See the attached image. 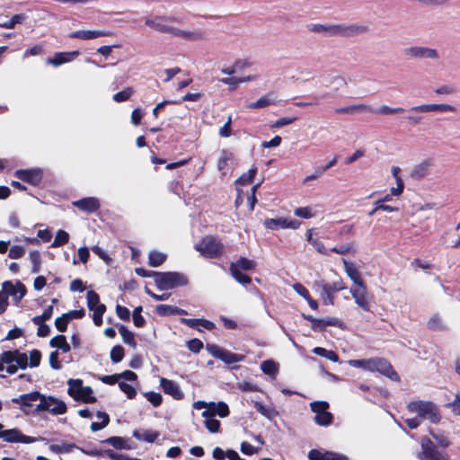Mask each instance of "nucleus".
<instances>
[{
    "label": "nucleus",
    "instance_id": "obj_1",
    "mask_svg": "<svg viewBox=\"0 0 460 460\" xmlns=\"http://www.w3.org/2000/svg\"><path fill=\"white\" fill-rule=\"evenodd\" d=\"M349 365L352 367L362 368L367 371L378 372L394 381L400 379L393 366L385 358L350 359Z\"/></svg>",
    "mask_w": 460,
    "mask_h": 460
},
{
    "label": "nucleus",
    "instance_id": "obj_2",
    "mask_svg": "<svg viewBox=\"0 0 460 460\" xmlns=\"http://www.w3.org/2000/svg\"><path fill=\"white\" fill-rule=\"evenodd\" d=\"M310 31L315 33H321L324 36H342L353 37L358 34L365 33L367 27L358 24H313Z\"/></svg>",
    "mask_w": 460,
    "mask_h": 460
},
{
    "label": "nucleus",
    "instance_id": "obj_3",
    "mask_svg": "<svg viewBox=\"0 0 460 460\" xmlns=\"http://www.w3.org/2000/svg\"><path fill=\"white\" fill-rule=\"evenodd\" d=\"M407 408L410 411L417 413L420 420H429L432 423H438L441 419L437 405L431 402H411Z\"/></svg>",
    "mask_w": 460,
    "mask_h": 460
},
{
    "label": "nucleus",
    "instance_id": "obj_4",
    "mask_svg": "<svg viewBox=\"0 0 460 460\" xmlns=\"http://www.w3.org/2000/svg\"><path fill=\"white\" fill-rule=\"evenodd\" d=\"M0 359L6 364V372L10 375L15 374L19 368L25 369L28 365V356L18 349L4 351Z\"/></svg>",
    "mask_w": 460,
    "mask_h": 460
},
{
    "label": "nucleus",
    "instance_id": "obj_5",
    "mask_svg": "<svg viewBox=\"0 0 460 460\" xmlns=\"http://www.w3.org/2000/svg\"><path fill=\"white\" fill-rule=\"evenodd\" d=\"M187 277L179 272H158L155 274V285L161 290L172 289L187 285Z\"/></svg>",
    "mask_w": 460,
    "mask_h": 460
},
{
    "label": "nucleus",
    "instance_id": "obj_6",
    "mask_svg": "<svg viewBox=\"0 0 460 460\" xmlns=\"http://www.w3.org/2000/svg\"><path fill=\"white\" fill-rule=\"evenodd\" d=\"M67 407L64 401L51 395L41 394L40 402L36 405L35 411H49L52 415H62L66 412Z\"/></svg>",
    "mask_w": 460,
    "mask_h": 460
},
{
    "label": "nucleus",
    "instance_id": "obj_7",
    "mask_svg": "<svg viewBox=\"0 0 460 460\" xmlns=\"http://www.w3.org/2000/svg\"><path fill=\"white\" fill-rule=\"evenodd\" d=\"M201 255L208 258H217L223 252V244L213 236H206L195 245Z\"/></svg>",
    "mask_w": 460,
    "mask_h": 460
},
{
    "label": "nucleus",
    "instance_id": "obj_8",
    "mask_svg": "<svg viewBox=\"0 0 460 460\" xmlns=\"http://www.w3.org/2000/svg\"><path fill=\"white\" fill-rule=\"evenodd\" d=\"M206 349L214 358L222 360L226 364L237 363L244 359L243 355L233 353L230 350L223 349L216 344L208 343L206 345Z\"/></svg>",
    "mask_w": 460,
    "mask_h": 460
},
{
    "label": "nucleus",
    "instance_id": "obj_9",
    "mask_svg": "<svg viewBox=\"0 0 460 460\" xmlns=\"http://www.w3.org/2000/svg\"><path fill=\"white\" fill-rule=\"evenodd\" d=\"M421 450L418 453L420 460H447L443 453L438 450L436 445L429 438L420 439Z\"/></svg>",
    "mask_w": 460,
    "mask_h": 460
},
{
    "label": "nucleus",
    "instance_id": "obj_10",
    "mask_svg": "<svg viewBox=\"0 0 460 460\" xmlns=\"http://www.w3.org/2000/svg\"><path fill=\"white\" fill-rule=\"evenodd\" d=\"M329 403L316 401L310 403V409L315 413L314 421L320 426H329L332 422V414L328 411Z\"/></svg>",
    "mask_w": 460,
    "mask_h": 460
},
{
    "label": "nucleus",
    "instance_id": "obj_11",
    "mask_svg": "<svg viewBox=\"0 0 460 460\" xmlns=\"http://www.w3.org/2000/svg\"><path fill=\"white\" fill-rule=\"evenodd\" d=\"M355 303L361 307L365 312L370 311L371 296L367 291L365 284H359L358 286H352L349 289Z\"/></svg>",
    "mask_w": 460,
    "mask_h": 460
},
{
    "label": "nucleus",
    "instance_id": "obj_12",
    "mask_svg": "<svg viewBox=\"0 0 460 460\" xmlns=\"http://www.w3.org/2000/svg\"><path fill=\"white\" fill-rule=\"evenodd\" d=\"M1 291L6 294L7 299L11 296L13 300L18 304L25 296L26 288L21 281H17L13 284L12 281L6 280L2 283Z\"/></svg>",
    "mask_w": 460,
    "mask_h": 460
},
{
    "label": "nucleus",
    "instance_id": "obj_13",
    "mask_svg": "<svg viewBox=\"0 0 460 460\" xmlns=\"http://www.w3.org/2000/svg\"><path fill=\"white\" fill-rule=\"evenodd\" d=\"M404 54L410 58H414L438 59L439 58L437 49L421 46H412L406 48L404 49Z\"/></svg>",
    "mask_w": 460,
    "mask_h": 460
},
{
    "label": "nucleus",
    "instance_id": "obj_14",
    "mask_svg": "<svg viewBox=\"0 0 460 460\" xmlns=\"http://www.w3.org/2000/svg\"><path fill=\"white\" fill-rule=\"evenodd\" d=\"M8 443L31 444L37 441V438L23 435L18 429H4L2 437Z\"/></svg>",
    "mask_w": 460,
    "mask_h": 460
},
{
    "label": "nucleus",
    "instance_id": "obj_15",
    "mask_svg": "<svg viewBox=\"0 0 460 460\" xmlns=\"http://www.w3.org/2000/svg\"><path fill=\"white\" fill-rule=\"evenodd\" d=\"M411 111L427 113V112H456L455 106L447 103H427L417 106H412Z\"/></svg>",
    "mask_w": 460,
    "mask_h": 460
},
{
    "label": "nucleus",
    "instance_id": "obj_16",
    "mask_svg": "<svg viewBox=\"0 0 460 460\" xmlns=\"http://www.w3.org/2000/svg\"><path fill=\"white\" fill-rule=\"evenodd\" d=\"M41 394L38 391H33L28 394H23L19 395L18 397H14L12 399L13 403L19 404L20 409L25 413L29 414V411L26 408L31 407L32 403L36 401H40L41 399Z\"/></svg>",
    "mask_w": 460,
    "mask_h": 460
},
{
    "label": "nucleus",
    "instance_id": "obj_17",
    "mask_svg": "<svg viewBox=\"0 0 460 460\" xmlns=\"http://www.w3.org/2000/svg\"><path fill=\"white\" fill-rule=\"evenodd\" d=\"M164 21V16L157 15L153 18H147L145 20V24L148 27L155 30L156 31L160 33H167L172 36L174 28L173 26H171Z\"/></svg>",
    "mask_w": 460,
    "mask_h": 460
},
{
    "label": "nucleus",
    "instance_id": "obj_18",
    "mask_svg": "<svg viewBox=\"0 0 460 460\" xmlns=\"http://www.w3.org/2000/svg\"><path fill=\"white\" fill-rule=\"evenodd\" d=\"M230 411L228 405L224 402H210L208 408L202 411V417H215L218 415L220 418H226L229 415Z\"/></svg>",
    "mask_w": 460,
    "mask_h": 460
},
{
    "label": "nucleus",
    "instance_id": "obj_19",
    "mask_svg": "<svg viewBox=\"0 0 460 460\" xmlns=\"http://www.w3.org/2000/svg\"><path fill=\"white\" fill-rule=\"evenodd\" d=\"M160 385L163 388V391L166 394L171 395L175 400H181L184 397V394L181 391L180 385L172 381L169 380L167 378L162 377L160 379Z\"/></svg>",
    "mask_w": 460,
    "mask_h": 460
},
{
    "label": "nucleus",
    "instance_id": "obj_20",
    "mask_svg": "<svg viewBox=\"0 0 460 460\" xmlns=\"http://www.w3.org/2000/svg\"><path fill=\"white\" fill-rule=\"evenodd\" d=\"M112 33L109 31L104 30H94V31H75L71 32L68 37L70 39H79L83 40H93L99 37L111 36Z\"/></svg>",
    "mask_w": 460,
    "mask_h": 460
},
{
    "label": "nucleus",
    "instance_id": "obj_21",
    "mask_svg": "<svg viewBox=\"0 0 460 460\" xmlns=\"http://www.w3.org/2000/svg\"><path fill=\"white\" fill-rule=\"evenodd\" d=\"M15 176L22 181H26L31 185H38L42 179V173L40 170H17Z\"/></svg>",
    "mask_w": 460,
    "mask_h": 460
},
{
    "label": "nucleus",
    "instance_id": "obj_22",
    "mask_svg": "<svg viewBox=\"0 0 460 460\" xmlns=\"http://www.w3.org/2000/svg\"><path fill=\"white\" fill-rule=\"evenodd\" d=\"M327 326L342 328L343 323L335 317H328L324 319L315 318L311 324V328L314 332H323Z\"/></svg>",
    "mask_w": 460,
    "mask_h": 460
},
{
    "label": "nucleus",
    "instance_id": "obj_23",
    "mask_svg": "<svg viewBox=\"0 0 460 460\" xmlns=\"http://www.w3.org/2000/svg\"><path fill=\"white\" fill-rule=\"evenodd\" d=\"M73 205L82 211L88 213L95 212L100 208L98 199L93 197L84 198L79 200L74 201Z\"/></svg>",
    "mask_w": 460,
    "mask_h": 460
},
{
    "label": "nucleus",
    "instance_id": "obj_24",
    "mask_svg": "<svg viewBox=\"0 0 460 460\" xmlns=\"http://www.w3.org/2000/svg\"><path fill=\"white\" fill-rule=\"evenodd\" d=\"M79 55V51H71V52H57L53 58H49L47 60L48 64H50L54 66H58L62 64L72 61Z\"/></svg>",
    "mask_w": 460,
    "mask_h": 460
},
{
    "label": "nucleus",
    "instance_id": "obj_25",
    "mask_svg": "<svg viewBox=\"0 0 460 460\" xmlns=\"http://www.w3.org/2000/svg\"><path fill=\"white\" fill-rule=\"evenodd\" d=\"M314 286L320 288V296L324 305H333V292L330 289L329 283L323 280H318Z\"/></svg>",
    "mask_w": 460,
    "mask_h": 460
},
{
    "label": "nucleus",
    "instance_id": "obj_26",
    "mask_svg": "<svg viewBox=\"0 0 460 460\" xmlns=\"http://www.w3.org/2000/svg\"><path fill=\"white\" fill-rule=\"evenodd\" d=\"M172 36L179 37L186 40L195 41V40H200L205 39L204 33L198 30L194 31H184L178 28H174Z\"/></svg>",
    "mask_w": 460,
    "mask_h": 460
},
{
    "label": "nucleus",
    "instance_id": "obj_27",
    "mask_svg": "<svg viewBox=\"0 0 460 460\" xmlns=\"http://www.w3.org/2000/svg\"><path fill=\"white\" fill-rule=\"evenodd\" d=\"M160 436L158 431L149 429H136L133 431V437L140 441L153 443Z\"/></svg>",
    "mask_w": 460,
    "mask_h": 460
},
{
    "label": "nucleus",
    "instance_id": "obj_28",
    "mask_svg": "<svg viewBox=\"0 0 460 460\" xmlns=\"http://www.w3.org/2000/svg\"><path fill=\"white\" fill-rule=\"evenodd\" d=\"M344 264V269L347 275L350 278V279L354 282V286H358L359 284H364L360 274L355 266L354 263L348 261L347 260H342Z\"/></svg>",
    "mask_w": 460,
    "mask_h": 460
},
{
    "label": "nucleus",
    "instance_id": "obj_29",
    "mask_svg": "<svg viewBox=\"0 0 460 460\" xmlns=\"http://www.w3.org/2000/svg\"><path fill=\"white\" fill-rule=\"evenodd\" d=\"M431 166L432 162L430 160L422 161L413 168L411 172V177L415 179H421L425 177L428 174L429 170Z\"/></svg>",
    "mask_w": 460,
    "mask_h": 460
},
{
    "label": "nucleus",
    "instance_id": "obj_30",
    "mask_svg": "<svg viewBox=\"0 0 460 460\" xmlns=\"http://www.w3.org/2000/svg\"><path fill=\"white\" fill-rule=\"evenodd\" d=\"M49 345L52 348L60 349L64 353L70 351L71 349L69 343L66 341V337L61 334L53 337L49 341Z\"/></svg>",
    "mask_w": 460,
    "mask_h": 460
},
{
    "label": "nucleus",
    "instance_id": "obj_31",
    "mask_svg": "<svg viewBox=\"0 0 460 460\" xmlns=\"http://www.w3.org/2000/svg\"><path fill=\"white\" fill-rule=\"evenodd\" d=\"M102 443L109 444L119 450L130 449V447L127 444V440L122 437H110L102 440Z\"/></svg>",
    "mask_w": 460,
    "mask_h": 460
},
{
    "label": "nucleus",
    "instance_id": "obj_32",
    "mask_svg": "<svg viewBox=\"0 0 460 460\" xmlns=\"http://www.w3.org/2000/svg\"><path fill=\"white\" fill-rule=\"evenodd\" d=\"M261 369L265 375L275 377L279 372V365L271 359L264 360L261 364Z\"/></svg>",
    "mask_w": 460,
    "mask_h": 460
},
{
    "label": "nucleus",
    "instance_id": "obj_33",
    "mask_svg": "<svg viewBox=\"0 0 460 460\" xmlns=\"http://www.w3.org/2000/svg\"><path fill=\"white\" fill-rule=\"evenodd\" d=\"M68 390L67 393L70 396H72L75 401H78V394L83 385V381L81 379H69L67 381Z\"/></svg>",
    "mask_w": 460,
    "mask_h": 460
},
{
    "label": "nucleus",
    "instance_id": "obj_34",
    "mask_svg": "<svg viewBox=\"0 0 460 460\" xmlns=\"http://www.w3.org/2000/svg\"><path fill=\"white\" fill-rule=\"evenodd\" d=\"M26 16L23 13L13 15L10 20L3 21L0 14V27L4 29H13L16 24L22 22Z\"/></svg>",
    "mask_w": 460,
    "mask_h": 460
},
{
    "label": "nucleus",
    "instance_id": "obj_35",
    "mask_svg": "<svg viewBox=\"0 0 460 460\" xmlns=\"http://www.w3.org/2000/svg\"><path fill=\"white\" fill-rule=\"evenodd\" d=\"M119 332L124 343L131 346L133 349H136L137 342L135 341L134 334L132 332H130L126 326L120 325L119 327Z\"/></svg>",
    "mask_w": 460,
    "mask_h": 460
},
{
    "label": "nucleus",
    "instance_id": "obj_36",
    "mask_svg": "<svg viewBox=\"0 0 460 460\" xmlns=\"http://www.w3.org/2000/svg\"><path fill=\"white\" fill-rule=\"evenodd\" d=\"M264 226L270 230L285 229L287 226V218H269L264 221Z\"/></svg>",
    "mask_w": 460,
    "mask_h": 460
},
{
    "label": "nucleus",
    "instance_id": "obj_37",
    "mask_svg": "<svg viewBox=\"0 0 460 460\" xmlns=\"http://www.w3.org/2000/svg\"><path fill=\"white\" fill-rule=\"evenodd\" d=\"M275 101L272 100L270 95H265L257 100L256 102L247 104V109L255 110L268 107L269 105L274 104Z\"/></svg>",
    "mask_w": 460,
    "mask_h": 460
},
{
    "label": "nucleus",
    "instance_id": "obj_38",
    "mask_svg": "<svg viewBox=\"0 0 460 460\" xmlns=\"http://www.w3.org/2000/svg\"><path fill=\"white\" fill-rule=\"evenodd\" d=\"M166 260V254L157 252L152 251L148 255V262L152 267H158L162 265Z\"/></svg>",
    "mask_w": 460,
    "mask_h": 460
},
{
    "label": "nucleus",
    "instance_id": "obj_39",
    "mask_svg": "<svg viewBox=\"0 0 460 460\" xmlns=\"http://www.w3.org/2000/svg\"><path fill=\"white\" fill-rule=\"evenodd\" d=\"M93 391L90 386H83L78 394V401H82L84 403H93L96 402V398L93 396Z\"/></svg>",
    "mask_w": 460,
    "mask_h": 460
},
{
    "label": "nucleus",
    "instance_id": "obj_40",
    "mask_svg": "<svg viewBox=\"0 0 460 460\" xmlns=\"http://www.w3.org/2000/svg\"><path fill=\"white\" fill-rule=\"evenodd\" d=\"M230 272L233 278L240 284L245 285L252 281V279L236 269L235 265H230Z\"/></svg>",
    "mask_w": 460,
    "mask_h": 460
},
{
    "label": "nucleus",
    "instance_id": "obj_41",
    "mask_svg": "<svg viewBox=\"0 0 460 460\" xmlns=\"http://www.w3.org/2000/svg\"><path fill=\"white\" fill-rule=\"evenodd\" d=\"M69 241V234L66 231L59 229L55 236L53 243H51L52 248H58L65 245Z\"/></svg>",
    "mask_w": 460,
    "mask_h": 460
},
{
    "label": "nucleus",
    "instance_id": "obj_42",
    "mask_svg": "<svg viewBox=\"0 0 460 460\" xmlns=\"http://www.w3.org/2000/svg\"><path fill=\"white\" fill-rule=\"evenodd\" d=\"M313 352L315 355L326 358L332 362H338L339 360V356L334 351L328 350L324 348L316 347L313 349Z\"/></svg>",
    "mask_w": 460,
    "mask_h": 460
},
{
    "label": "nucleus",
    "instance_id": "obj_43",
    "mask_svg": "<svg viewBox=\"0 0 460 460\" xmlns=\"http://www.w3.org/2000/svg\"><path fill=\"white\" fill-rule=\"evenodd\" d=\"M231 265H235L236 269L239 270H253L256 267L255 261L249 260L244 257H241L238 259L234 263H232Z\"/></svg>",
    "mask_w": 460,
    "mask_h": 460
},
{
    "label": "nucleus",
    "instance_id": "obj_44",
    "mask_svg": "<svg viewBox=\"0 0 460 460\" xmlns=\"http://www.w3.org/2000/svg\"><path fill=\"white\" fill-rule=\"evenodd\" d=\"M254 407L258 412L270 420L277 416V411L273 408L266 407L261 402H256Z\"/></svg>",
    "mask_w": 460,
    "mask_h": 460
},
{
    "label": "nucleus",
    "instance_id": "obj_45",
    "mask_svg": "<svg viewBox=\"0 0 460 460\" xmlns=\"http://www.w3.org/2000/svg\"><path fill=\"white\" fill-rule=\"evenodd\" d=\"M49 448L52 452L57 453V454L69 453L74 448H76L79 450V447H77L75 444H68V443H63L61 445H51Z\"/></svg>",
    "mask_w": 460,
    "mask_h": 460
},
{
    "label": "nucleus",
    "instance_id": "obj_46",
    "mask_svg": "<svg viewBox=\"0 0 460 460\" xmlns=\"http://www.w3.org/2000/svg\"><path fill=\"white\" fill-rule=\"evenodd\" d=\"M86 299L89 310H93L102 305L100 303L99 295L93 290H90L87 292Z\"/></svg>",
    "mask_w": 460,
    "mask_h": 460
},
{
    "label": "nucleus",
    "instance_id": "obj_47",
    "mask_svg": "<svg viewBox=\"0 0 460 460\" xmlns=\"http://www.w3.org/2000/svg\"><path fill=\"white\" fill-rule=\"evenodd\" d=\"M204 424L208 430L211 433H217L220 429V421L214 417H204Z\"/></svg>",
    "mask_w": 460,
    "mask_h": 460
},
{
    "label": "nucleus",
    "instance_id": "obj_48",
    "mask_svg": "<svg viewBox=\"0 0 460 460\" xmlns=\"http://www.w3.org/2000/svg\"><path fill=\"white\" fill-rule=\"evenodd\" d=\"M133 89L131 87H127L121 92H119L113 94L112 99L116 102H122L128 101L131 95L133 94Z\"/></svg>",
    "mask_w": 460,
    "mask_h": 460
},
{
    "label": "nucleus",
    "instance_id": "obj_49",
    "mask_svg": "<svg viewBox=\"0 0 460 460\" xmlns=\"http://www.w3.org/2000/svg\"><path fill=\"white\" fill-rule=\"evenodd\" d=\"M257 172V168H251L247 172H244L242 174L236 181V182L240 185H246L250 182H252V179L254 178L255 174Z\"/></svg>",
    "mask_w": 460,
    "mask_h": 460
},
{
    "label": "nucleus",
    "instance_id": "obj_50",
    "mask_svg": "<svg viewBox=\"0 0 460 460\" xmlns=\"http://www.w3.org/2000/svg\"><path fill=\"white\" fill-rule=\"evenodd\" d=\"M92 311L93 312V320L94 324L97 326H101L102 324V316L106 311L105 305H101L100 306L93 309Z\"/></svg>",
    "mask_w": 460,
    "mask_h": 460
},
{
    "label": "nucleus",
    "instance_id": "obj_51",
    "mask_svg": "<svg viewBox=\"0 0 460 460\" xmlns=\"http://www.w3.org/2000/svg\"><path fill=\"white\" fill-rule=\"evenodd\" d=\"M111 359L113 363L120 362L124 358V349L120 345L114 346L111 350Z\"/></svg>",
    "mask_w": 460,
    "mask_h": 460
},
{
    "label": "nucleus",
    "instance_id": "obj_52",
    "mask_svg": "<svg viewBox=\"0 0 460 460\" xmlns=\"http://www.w3.org/2000/svg\"><path fill=\"white\" fill-rule=\"evenodd\" d=\"M429 434L441 447H447L450 445V441L447 437L443 433H435L433 430H429Z\"/></svg>",
    "mask_w": 460,
    "mask_h": 460
},
{
    "label": "nucleus",
    "instance_id": "obj_53",
    "mask_svg": "<svg viewBox=\"0 0 460 460\" xmlns=\"http://www.w3.org/2000/svg\"><path fill=\"white\" fill-rule=\"evenodd\" d=\"M145 397L154 407L160 406L163 401L162 395L155 392H147L145 394Z\"/></svg>",
    "mask_w": 460,
    "mask_h": 460
},
{
    "label": "nucleus",
    "instance_id": "obj_54",
    "mask_svg": "<svg viewBox=\"0 0 460 460\" xmlns=\"http://www.w3.org/2000/svg\"><path fill=\"white\" fill-rule=\"evenodd\" d=\"M174 310H175V306L170 305L161 304V305H156V307H155V311H156L157 314H159L161 316L174 315Z\"/></svg>",
    "mask_w": 460,
    "mask_h": 460
},
{
    "label": "nucleus",
    "instance_id": "obj_55",
    "mask_svg": "<svg viewBox=\"0 0 460 460\" xmlns=\"http://www.w3.org/2000/svg\"><path fill=\"white\" fill-rule=\"evenodd\" d=\"M25 254V248L21 245H13L10 248L8 257L11 259H20Z\"/></svg>",
    "mask_w": 460,
    "mask_h": 460
},
{
    "label": "nucleus",
    "instance_id": "obj_56",
    "mask_svg": "<svg viewBox=\"0 0 460 460\" xmlns=\"http://www.w3.org/2000/svg\"><path fill=\"white\" fill-rule=\"evenodd\" d=\"M403 111H404V110L402 107L392 108V107H389L386 105H383L375 112H377L382 115H389V114H394V113H402Z\"/></svg>",
    "mask_w": 460,
    "mask_h": 460
},
{
    "label": "nucleus",
    "instance_id": "obj_57",
    "mask_svg": "<svg viewBox=\"0 0 460 460\" xmlns=\"http://www.w3.org/2000/svg\"><path fill=\"white\" fill-rule=\"evenodd\" d=\"M119 387L123 393L127 394L128 398L129 399H133L137 395L136 389L125 382H119Z\"/></svg>",
    "mask_w": 460,
    "mask_h": 460
},
{
    "label": "nucleus",
    "instance_id": "obj_58",
    "mask_svg": "<svg viewBox=\"0 0 460 460\" xmlns=\"http://www.w3.org/2000/svg\"><path fill=\"white\" fill-rule=\"evenodd\" d=\"M68 323L69 320L65 316V314H63L62 316L56 318L55 326L58 332H64L67 329Z\"/></svg>",
    "mask_w": 460,
    "mask_h": 460
},
{
    "label": "nucleus",
    "instance_id": "obj_59",
    "mask_svg": "<svg viewBox=\"0 0 460 460\" xmlns=\"http://www.w3.org/2000/svg\"><path fill=\"white\" fill-rule=\"evenodd\" d=\"M41 352L38 349H32L30 352V363L28 366L31 367H36L40 364Z\"/></svg>",
    "mask_w": 460,
    "mask_h": 460
},
{
    "label": "nucleus",
    "instance_id": "obj_60",
    "mask_svg": "<svg viewBox=\"0 0 460 460\" xmlns=\"http://www.w3.org/2000/svg\"><path fill=\"white\" fill-rule=\"evenodd\" d=\"M142 307L138 306L133 311V322L137 327H143L146 323L144 317L141 315Z\"/></svg>",
    "mask_w": 460,
    "mask_h": 460
},
{
    "label": "nucleus",
    "instance_id": "obj_61",
    "mask_svg": "<svg viewBox=\"0 0 460 460\" xmlns=\"http://www.w3.org/2000/svg\"><path fill=\"white\" fill-rule=\"evenodd\" d=\"M188 349L194 353H198L203 348V343L199 339H192L187 342Z\"/></svg>",
    "mask_w": 460,
    "mask_h": 460
},
{
    "label": "nucleus",
    "instance_id": "obj_62",
    "mask_svg": "<svg viewBox=\"0 0 460 460\" xmlns=\"http://www.w3.org/2000/svg\"><path fill=\"white\" fill-rule=\"evenodd\" d=\"M294 214L302 218H311L314 216L309 207L297 208L295 209Z\"/></svg>",
    "mask_w": 460,
    "mask_h": 460
},
{
    "label": "nucleus",
    "instance_id": "obj_63",
    "mask_svg": "<svg viewBox=\"0 0 460 460\" xmlns=\"http://www.w3.org/2000/svg\"><path fill=\"white\" fill-rule=\"evenodd\" d=\"M354 244L352 243L342 244L339 247H333L330 251L338 254H346L353 251Z\"/></svg>",
    "mask_w": 460,
    "mask_h": 460
},
{
    "label": "nucleus",
    "instance_id": "obj_64",
    "mask_svg": "<svg viewBox=\"0 0 460 460\" xmlns=\"http://www.w3.org/2000/svg\"><path fill=\"white\" fill-rule=\"evenodd\" d=\"M323 460H349V458L335 452L324 451Z\"/></svg>",
    "mask_w": 460,
    "mask_h": 460
}]
</instances>
